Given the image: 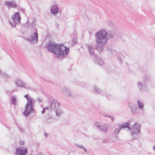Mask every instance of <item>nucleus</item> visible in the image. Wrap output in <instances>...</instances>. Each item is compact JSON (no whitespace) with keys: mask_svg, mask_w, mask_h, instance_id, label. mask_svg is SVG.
I'll return each mask as SVG.
<instances>
[{"mask_svg":"<svg viewBox=\"0 0 155 155\" xmlns=\"http://www.w3.org/2000/svg\"><path fill=\"white\" fill-rule=\"evenodd\" d=\"M4 5L7 6L9 8H16L17 7V5L15 2L13 1H6L5 2Z\"/></svg>","mask_w":155,"mask_h":155,"instance_id":"13","label":"nucleus"},{"mask_svg":"<svg viewBox=\"0 0 155 155\" xmlns=\"http://www.w3.org/2000/svg\"><path fill=\"white\" fill-rule=\"evenodd\" d=\"M30 24H29V22L28 20H27V22L26 24H25V26L26 27H28L29 26Z\"/></svg>","mask_w":155,"mask_h":155,"instance_id":"33","label":"nucleus"},{"mask_svg":"<svg viewBox=\"0 0 155 155\" xmlns=\"http://www.w3.org/2000/svg\"><path fill=\"white\" fill-rule=\"evenodd\" d=\"M17 101L16 97L15 96H12L11 98V102L12 104L16 105Z\"/></svg>","mask_w":155,"mask_h":155,"instance_id":"23","label":"nucleus"},{"mask_svg":"<svg viewBox=\"0 0 155 155\" xmlns=\"http://www.w3.org/2000/svg\"><path fill=\"white\" fill-rule=\"evenodd\" d=\"M36 22V19L35 18L33 19L32 22L30 24V26L32 28H34L35 26V23Z\"/></svg>","mask_w":155,"mask_h":155,"instance_id":"26","label":"nucleus"},{"mask_svg":"<svg viewBox=\"0 0 155 155\" xmlns=\"http://www.w3.org/2000/svg\"><path fill=\"white\" fill-rule=\"evenodd\" d=\"M19 143L20 145H23L24 143V142L23 141H20Z\"/></svg>","mask_w":155,"mask_h":155,"instance_id":"39","label":"nucleus"},{"mask_svg":"<svg viewBox=\"0 0 155 155\" xmlns=\"http://www.w3.org/2000/svg\"><path fill=\"white\" fill-rule=\"evenodd\" d=\"M56 110V114L57 116H61L63 113V111L61 108H58Z\"/></svg>","mask_w":155,"mask_h":155,"instance_id":"21","label":"nucleus"},{"mask_svg":"<svg viewBox=\"0 0 155 155\" xmlns=\"http://www.w3.org/2000/svg\"><path fill=\"white\" fill-rule=\"evenodd\" d=\"M12 21H9L10 25L12 27H15L18 23L21 21V17L18 12H15L12 16Z\"/></svg>","mask_w":155,"mask_h":155,"instance_id":"6","label":"nucleus"},{"mask_svg":"<svg viewBox=\"0 0 155 155\" xmlns=\"http://www.w3.org/2000/svg\"><path fill=\"white\" fill-rule=\"evenodd\" d=\"M107 32L104 30H101L96 33L95 41L97 45H104L107 44L108 38L106 36Z\"/></svg>","mask_w":155,"mask_h":155,"instance_id":"3","label":"nucleus"},{"mask_svg":"<svg viewBox=\"0 0 155 155\" xmlns=\"http://www.w3.org/2000/svg\"><path fill=\"white\" fill-rule=\"evenodd\" d=\"M46 47L49 51L56 55L58 58L64 56L69 51L68 48L62 44H55L53 42L48 43Z\"/></svg>","mask_w":155,"mask_h":155,"instance_id":"1","label":"nucleus"},{"mask_svg":"<svg viewBox=\"0 0 155 155\" xmlns=\"http://www.w3.org/2000/svg\"><path fill=\"white\" fill-rule=\"evenodd\" d=\"M127 106L130 109L132 114H134L136 113L137 108L135 104L131 103H128Z\"/></svg>","mask_w":155,"mask_h":155,"instance_id":"14","label":"nucleus"},{"mask_svg":"<svg viewBox=\"0 0 155 155\" xmlns=\"http://www.w3.org/2000/svg\"><path fill=\"white\" fill-rule=\"evenodd\" d=\"M107 53L110 54H112V55H114L116 54V51L114 50H112L110 49H108L107 50Z\"/></svg>","mask_w":155,"mask_h":155,"instance_id":"24","label":"nucleus"},{"mask_svg":"<svg viewBox=\"0 0 155 155\" xmlns=\"http://www.w3.org/2000/svg\"><path fill=\"white\" fill-rule=\"evenodd\" d=\"M36 31L34 32L26 39L27 41L33 44H36L38 41V30L37 29Z\"/></svg>","mask_w":155,"mask_h":155,"instance_id":"7","label":"nucleus"},{"mask_svg":"<svg viewBox=\"0 0 155 155\" xmlns=\"http://www.w3.org/2000/svg\"><path fill=\"white\" fill-rule=\"evenodd\" d=\"M109 142V140L108 139L106 138L103 141V142L104 143H108Z\"/></svg>","mask_w":155,"mask_h":155,"instance_id":"31","label":"nucleus"},{"mask_svg":"<svg viewBox=\"0 0 155 155\" xmlns=\"http://www.w3.org/2000/svg\"><path fill=\"white\" fill-rule=\"evenodd\" d=\"M94 91L96 93H101V91L99 88H98L97 87L95 86H94Z\"/></svg>","mask_w":155,"mask_h":155,"instance_id":"27","label":"nucleus"},{"mask_svg":"<svg viewBox=\"0 0 155 155\" xmlns=\"http://www.w3.org/2000/svg\"><path fill=\"white\" fill-rule=\"evenodd\" d=\"M130 122H127L121 124L119 125V127L121 128L127 127L129 130H130V134L134 136V134H138L141 130V124L138 123L136 122L131 127H130L129 125Z\"/></svg>","mask_w":155,"mask_h":155,"instance_id":"4","label":"nucleus"},{"mask_svg":"<svg viewBox=\"0 0 155 155\" xmlns=\"http://www.w3.org/2000/svg\"><path fill=\"white\" fill-rule=\"evenodd\" d=\"M48 134H45V137H47L48 136Z\"/></svg>","mask_w":155,"mask_h":155,"instance_id":"40","label":"nucleus"},{"mask_svg":"<svg viewBox=\"0 0 155 155\" xmlns=\"http://www.w3.org/2000/svg\"><path fill=\"white\" fill-rule=\"evenodd\" d=\"M46 110L44 109V108H43V110L41 112V113L42 114H44L45 113V110Z\"/></svg>","mask_w":155,"mask_h":155,"instance_id":"37","label":"nucleus"},{"mask_svg":"<svg viewBox=\"0 0 155 155\" xmlns=\"http://www.w3.org/2000/svg\"><path fill=\"white\" fill-rule=\"evenodd\" d=\"M15 83L18 87H24L26 89H30L29 87L26 86V84L19 79H17L15 81Z\"/></svg>","mask_w":155,"mask_h":155,"instance_id":"10","label":"nucleus"},{"mask_svg":"<svg viewBox=\"0 0 155 155\" xmlns=\"http://www.w3.org/2000/svg\"><path fill=\"white\" fill-rule=\"evenodd\" d=\"M60 103L56 100H53L50 104V110H55L60 106Z\"/></svg>","mask_w":155,"mask_h":155,"instance_id":"9","label":"nucleus"},{"mask_svg":"<svg viewBox=\"0 0 155 155\" xmlns=\"http://www.w3.org/2000/svg\"><path fill=\"white\" fill-rule=\"evenodd\" d=\"M109 118L111 119L112 121H113L114 120V117L113 116H110Z\"/></svg>","mask_w":155,"mask_h":155,"instance_id":"35","label":"nucleus"},{"mask_svg":"<svg viewBox=\"0 0 155 155\" xmlns=\"http://www.w3.org/2000/svg\"><path fill=\"white\" fill-rule=\"evenodd\" d=\"M72 42L74 43V44H75L77 42V39L75 37H74L72 40Z\"/></svg>","mask_w":155,"mask_h":155,"instance_id":"30","label":"nucleus"},{"mask_svg":"<svg viewBox=\"0 0 155 155\" xmlns=\"http://www.w3.org/2000/svg\"><path fill=\"white\" fill-rule=\"evenodd\" d=\"M104 116L105 117H109L110 116H110V115H104Z\"/></svg>","mask_w":155,"mask_h":155,"instance_id":"41","label":"nucleus"},{"mask_svg":"<svg viewBox=\"0 0 155 155\" xmlns=\"http://www.w3.org/2000/svg\"><path fill=\"white\" fill-rule=\"evenodd\" d=\"M76 146L77 147H78L80 148H81V149H83L85 152H86L87 151V150L86 148H85L83 146V145H79V144H76Z\"/></svg>","mask_w":155,"mask_h":155,"instance_id":"28","label":"nucleus"},{"mask_svg":"<svg viewBox=\"0 0 155 155\" xmlns=\"http://www.w3.org/2000/svg\"><path fill=\"white\" fill-rule=\"evenodd\" d=\"M95 125L99 130H101L104 133L107 132L108 128L105 124L101 125L98 122H96L95 123Z\"/></svg>","mask_w":155,"mask_h":155,"instance_id":"8","label":"nucleus"},{"mask_svg":"<svg viewBox=\"0 0 155 155\" xmlns=\"http://www.w3.org/2000/svg\"><path fill=\"white\" fill-rule=\"evenodd\" d=\"M137 105L140 110H142L143 108L144 105L143 102L140 100L137 101Z\"/></svg>","mask_w":155,"mask_h":155,"instance_id":"22","label":"nucleus"},{"mask_svg":"<svg viewBox=\"0 0 155 155\" xmlns=\"http://www.w3.org/2000/svg\"><path fill=\"white\" fill-rule=\"evenodd\" d=\"M24 97L27 99V103L23 112L24 115L26 117L28 116L33 110H34V105L35 100L27 94Z\"/></svg>","mask_w":155,"mask_h":155,"instance_id":"2","label":"nucleus"},{"mask_svg":"<svg viewBox=\"0 0 155 155\" xmlns=\"http://www.w3.org/2000/svg\"><path fill=\"white\" fill-rule=\"evenodd\" d=\"M143 81H138L137 82V86L140 91H146L147 90V86L150 82L149 78L147 76L143 77Z\"/></svg>","mask_w":155,"mask_h":155,"instance_id":"5","label":"nucleus"},{"mask_svg":"<svg viewBox=\"0 0 155 155\" xmlns=\"http://www.w3.org/2000/svg\"><path fill=\"white\" fill-rule=\"evenodd\" d=\"M37 100L39 102H42V99L41 98H38Z\"/></svg>","mask_w":155,"mask_h":155,"instance_id":"36","label":"nucleus"},{"mask_svg":"<svg viewBox=\"0 0 155 155\" xmlns=\"http://www.w3.org/2000/svg\"><path fill=\"white\" fill-rule=\"evenodd\" d=\"M95 63L97 64L102 66L104 64V62L103 60L99 58L98 57H96L94 58Z\"/></svg>","mask_w":155,"mask_h":155,"instance_id":"17","label":"nucleus"},{"mask_svg":"<svg viewBox=\"0 0 155 155\" xmlns=\"http://www.w3.org/2000/svg\"><path fill=\"white\" fill-rule=\"evenodd\" d=\"M153 150L155 152V145L153 147Z\"/></svg>","mask_w":155,"mask_h":155,"instance_id":"42","label":"nucleus"},{"mask_svg":"<svg viewBox=\"0 0 155 155\" xmlns=\"http://www.w3.org/2000/svg\"><path fill=\"white\" fill-rule=\"evenodd\" d=\"M115 32L113 31H109L107 32L106 36L109 38H113L115 34Z\"/></svg>","mask_w":155,"mask_h":155,"instance_id":"18","label":"nucleus"},{"mask_svg":"<svg viewBox=\"0 0 155 155\" xmlns=\"http://www.w3.org/2000/svg\"><path fill=\"white\" fill-rule=\"evenodd\" d=\"M28 152V149L26 147H19L16 149V153L20 155H25Z\"/></svg>","mask_w":155,"mask_h":155,"instance_id":"12","label":"nucleus"},{"mask_svg":"<svg viewBox=\"0 0 155 155\" xmlns=\"http://www.w3.org/2000/svg\"><path fill=\"white\" fill-rule=\"evenodd\" d=\"M121 129L119 127L118 128H115L113 131V134L114 135H118L121 130Z\"/></svg>","mask_w":155,"mask_h":155,"instance_id":"25","label":"nucleus"},{"mask_svg":"<svg viewBox=\"0 0 155 155\" xmlns=\"http://www.w3.org/2000/svg\"><path fill=\"white\" fill-rule=\"evenodd\" d=\"M19 129L21 132H23L24 131V130L22 127H19Z\"/></svg>","mask_w":155,"mask_h":155,"instance_id":"34","label":"nucleus"},{"mask_svg":"<svg viewBox=\"0 0 155 155\" xmlns=\"http://www.w3.org/2000/svg\"><path fill=\"white\" fill-rule=\"evenodd\" d=\"M61 91L64 94H65L66 95L70 97H73L71 92L68 88L64 87L63 89L61 90Z\"/></svg>","mask_w":155,"mask_h":155,"instance_id":"15","label":"nucleus"},{"mask_svg":"<svg viewBox=\"0 0 155 155\" xmlns=\"http://www.w3.org/2000/svg\"><path fill=\"white\" fill-rule=\"evenodd\" d=\"M115 138L116 139V140H117L118 138V137L117 136H116L115 137Z\"/></svg>","mask_w":155,"mask_h":155,"instance_id":"44","label":"nucleus"},{"mask_svg":"<svg viewBox=\"0 0 155 155\" xmlns=\"http://www.w3.org/2000/svg\"><path fill=\"white\" fill-rule=\"evenodd\" d=\"M37 155H42V154L41 153H39Z\"/></svg>","mask_w":155,"mask_h":155,"instance_id":"43","label":"nucleus"},{"mask_svg":"<svg viewBox=\"0 0 155 155\" xmlns=\"http://www.w3.org/2000/svg\"><path fill=\"white\" fill-rule=\"evenodd\" d=\"M44 109H45L46 110H49V109H50V107H46L45 108H44Z\"/></svg>","mask_w":155,"mask_h":155,"instance_id":"38","label":"nucleus"},{"mask_svg":"<svg viewBox=\"0 0 155 155\" xmlns=\"http://www.w3.org/2000/svg\"><path fill=\"white\" fill-rule=\"evenodd\" d=\"M59 7L58 5L54 4L51 6L50 8V12L53 15H56L59 12Z\"/></svg>","mask_w":155,"mask_h":155,"instance_id":"11","label":"nucleus"},{"mask_svg":"<svg viewBox=\"0 0 155 155\" xmlns=\"http://www.w3.org/2000/svg\"><path fill=\"white\" fill-rule=\"evenodd\" d=\"M6 93L8 95H10L11 94H12V91H6Z\"/></svg>","mask_w":155,"mask_h":155,"instance_id":"32","label":"nucleus"},{"mask_svg":"<svg viewBox=\"0 0 155 155\" xmlns=\"http://www.w3.org/2000/svg\"><path fill=\"white\" fill-rule=\"evenodd\" d=\"M89 33L90 34V36H91V33L90 32Z\"/></svg>","mask_w":155,"mask_h":155,"instance_id":"45","label":"nucleus"},{"mask_svg":"<svg viewBox=\"0 0 155 155\" xmlns=\"http://www.w3.org/2000/svg\"><path fill=\"white\" fill-rule=\"evenodd\" d=\"M122 54H119L118 55V56L117 57V59L118 61H119L120 63L122 64V58H121V56Z\"/></svg>","mask_w":155,"mask_h":155,"instance_id":"29","label":"nucleus"},{"mask_svg":"<svg viewBox=\"0 0 155 155\" xmlns=\"http://www.w3.org/2000/svg\"><path fill=\"white\" fill-rule=\"evenodd\" d=\"M103 45H96L95 46V49L97 50L99 53H100L104 50V46Z\"/></svg>","mask_w":155,"mask_h":155,"instance_id":"19","label":"nucleus"},{"mask_svg":"<svg viewBox=\"0 0 155 155\" xmlns=\"http://www.w3.org/2000/svg\"><path fill=\"white\" fill-rule=\"evenodd\" d=\"M0 76L5 79H7L10 78V76L9 75L6 74L5 73L2 72L0 69Z\"/></svg>","mask_w":155,"mask_h":155,"instance_id":"20","label":"nucleus"},{"mask_svg":"<svg viewBox=\"0 0 155 155\" xmlns=\"http://www.w3.org/2000/svg\"><path fill=\"white\" fill-rule=\"evenodd\" d=\"M87 46L88 48V50L90 54L92 56H94L95 57H96L95 56V54L94 52V48L91 46L89 45H87Z\"/></svg>","mask_w":155,"mask_h":155,"instance_id":"16","label":"nucleus"}]
</instances>
